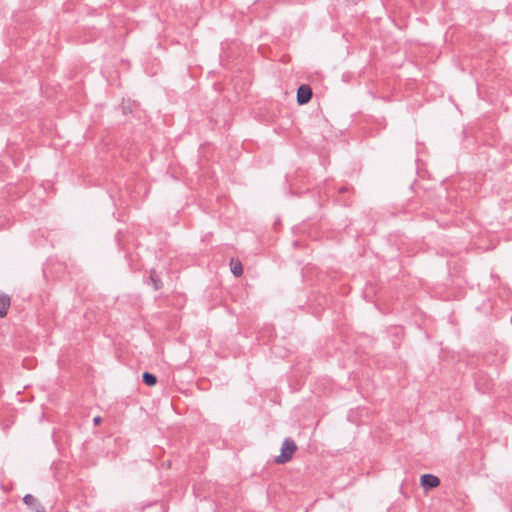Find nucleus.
I'll list each match as a JSON object with an SVG mask.
<instances>
[{"label": "nucleus", "mask_w": 512, "mask_h": 512, "mask_svg": "<svg viewBox=\"0 0 512 512\" xmlns=\"http://www.w3.org/2000/svg\"><path fill=\"white\" fill-rule=\"evenodd\" d=\"M142 380L148 386H154L157 383V377L149 372H144L142 374Z\"/></svg>", "instance_id": "7"}, {"label": "nucleus", "mask_w": 512, "mask_h": 512, "mask_svg": "<svg viewBox=\"0 0 512 512\" xmlns=\"http://www.w3.org/2000/svg\"><path fill=\"white\" fill-rule=\"evenodd\" d=\"M345 190H346V188L342 187V188L340 189V192H344Z\"/></svg>", "instance_id": "10"}, {"label": "nucleus", "mask_w": 512, "mask_h": 512, "mask_svg": "<svg viewBox=\"0 0 512 512\" xmlns=\"http://www.w3.org/2000/svg\"><path fill=\"white\" fill-rule=\"evenodd\" d=\"M297 451V445L295 441L292 438H285L282 447H281V454L278 455L275 458V463L277 464H285L289 462L292 458L294 453Z\"/></svg>", "instance_id": "1"}, {"label": "nucleus", "mask_w": 512, "mask_h": 512, "mask_svg": "<svg viewBox=\"0 0 512 512\" xmlns=\"http://www.w3.org/2000/svg\"><path fill=\"white\" fill-rule=\"evenodd\" d=\"M312 89L307 84H302L297 90V102L299 105L308 103L312 98Z\"/></svg>", "instance_id": "2"}, {"label": "nucleus", "mask_w": 512, "mask_h": 512, "mask_svg": "<svg viewBox=\"0 0 512 512\" xmlns=\"http://www.w3.org/2000/svg\"><path fill=\"white\" fill-rule=\"evenodd\" d=\"M440 484V480L437 476L432 474H424L421 476V485L425 489H433Z\"/></svg>", "instance_id": "3"}, {"label": "nucleus", "mask_w": 512, "mask_h": 512, "mask_svg": "<svg viewBox=\"0 0 512 512\" xmlns=\"http://www.w3.org/2000/svg\"><path fill=\"white\" fill-rule=\"evenodd\" d=\"M231 272L236 277H240L243 274V266L240 261L231 260Z\"/></svg>", "instance_id": "6"}, {"label": "nucleus", "mask_w": 512, "mask_h": 512, "mask_svg": "<svg viewBox=\"0 0 512 512\" xmlns=\"http://www.w3.org/2000/svg\"><path fill=\"white\" fill-rule=\"evenodd\" d=\"M23 502L29 506L34 512H46L45 508L40 504L37 498L31 494H27L23 498Z\"/></svg>", "instance_id": "4"}, {"label": "nucleus", "mask_w": 512, "mask_h": 512, "mask_svg": "<svg viewBox=\"0 0 512 512\" xmlns=\"http://www.w3.org/2000/svg\"><path fill=\"white\" fill-rule=\"evenodd\" d=\"M102 421V418L100 416H96L94 419H93V422L95 425H98L100 424Z\"/></svg>", "instance_id": "9"}, {"label": "nucleus", "mask_w": 512, "mask_h": 512, "mask_svg": "<svg viewBox=\"0 0 512 512\" xmlns=\"http://www.w3.org/2000/svg\"><path fill=\"white\" fill-rule=\"evenodd\" d=\"M150 281H151V283L153 285V288L155 290H159L162 287L161 280L159 279V277L157 276L155 271L151 272V274H150Z\"/></svg>", "instance_id": "8"}, {"label": "nucleus", "mask_w": 512, "mask_h": 512, "mask_svg": "<svg viewBox=\"0 0 512 512\" xmlns=\"http://www.w3.org/2000/svg\"><path fill=\"white\" fill-rule=\"evenodd\" d=\"M10 307V297L4 293H0V318L6 316Z\"/></svg>", "instance_id": "5"}]
</instances>
